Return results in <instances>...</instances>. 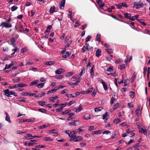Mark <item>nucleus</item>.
<instances>
[{"instance_id": "nucleus-16", "label": "nucleus", "mask_w": 150, "mask_h": 150, "mask_svg": "<svg viewBox=\"0 0 150 150\" xmlns=\"http://www.w3.org/2000/svg\"><path fill=\"white\" fill-rule=\"evenodd\" d=\"M63 72V70L61 68L57 69L55 71L56 74H60Z\"/></svg>"}, {"instance_id": "nucleus-30", "label": "nucleus", "mask_w": 150, "mask_h": 150, "mask_svg": "<svg viewBox=\"0 0 150 150\" xmlns=\"http://www.w3.org/2000/svg\"><path fill=\"white\" fill-rule=\"evenodd\" d=\"M55 10V8L54 6L51 7L50 10V13H53L54 12Z\"/></svg>"}, {"instance_id": "nucleus-9", "label": "nucleus", "mask_w": 150, "mask_h": 150, "mask_svg": "<svg viewBox=\"0 0 150 150\" xmlns=\"http://www.w3.org/2000/svg\"><path fill=\"white\" fill-rule=\"evenodd\" d=\"M76 122H78V124H79V121H78V120H74L73 122H69V125H70L76 126L78 125V124H77Z\"/></svg>"}, {"instance_id": "nucleus-60", "label": "nucleus", "mask_w": 150, "mask_h": 150, "mask_svg": "<svg viewBox=\"0 0 150 150\" xmlns=\"http://www.w3.org/2000/svg\"><path fill=\"white\" fill-rule=\"evenodd\" d=\"M21 95L23 96H27L29 95V92H23L21 93Z\"/></svg>"}, {"instance_id": "nucleus-51", "label": "nucleus", "mask_w": 150, "mask_h": 150, "mask_svg": "<svg viewBox=\"0 0 150 150\" xmlns=\"http://www.w3.org/2000/svg\"><path fill=\"white\" fill-rule=\"evenodd\" d=\"M116 100V99L114 97H112L111 99V104H113L115 102Z\"/></svg>"}, {"instance_id": "nucleus-27", "label": "nucleus", "mask_w": 150, "mask_h": 150, "mask_svg": "<svg viewBox=\"0 0 150 150\" xmlns=\"http://www.w3.org/2000/svg\"><path fill=\"white\" fill-rule=\"evenodd\" d=\"M58 98V97L57 96H55L53 97H51L50 98V100L52 102H53L54 101V100L55 99H56Z\"/></svg>"}, {"instance_id": "nucleus-57", "label": "nucleus", "mask_w": 150, "mask_h": 150, "mask_svg": "<svg viewBox=\"0 0 150 150\" xmlns=\"http://www.w3.org/2000/svg\"><path fill=\"white\" fill-rule=\"evenodd\" d=\"M11 45H13L15 42L16 40L14 38H12L11 40Z\"/></svg>"}, {"instance_id": "nucleus-13", "label": "nucleus", "mask_w": 150, "mask_h": 150, "mask_svg": "<svg viewBox=\"0 0 150 150\" xmlns=\"http://www.w3.org/2000/svg\"><path fill=\"white\" fill-rule=\"evenodd\" d=\"M94 66H92V67L90 71L91 76L92 78H93L94 75Z\"/></svg>"}, {"instance_id": "nucleus-48", "label": "nucleus", "mask_w": 150, "mask_h": 150, "mask_svg": "<svg viewBox=\"0 0 150 150\" xmlns=\"http://www.w3.org/2000/svg\"><path fill=\"white\" fill-rule=\"evenodd\" d=\"M79 83V81H76L75 82H71L69 83L70 85L73 86V85H76L78 84V83Z\"/></svg>"}, {"instance_id": "nucleus-29", "label": "nucleus", "mask_w": 150, "mask_h": 150, "mask_svg": "<svg viewBox=\"0 0 150 150\" xmlns=\"http://www.w3.org/2000/svg\"><path fill=\"white\" fill-rule=\"evenodd\" d=\"M114 70L113 67H111V66H110V67L107 68V70L105 71V72H111V71H113Z\"/></svg>"}, {"instance_id": "nucleus-52", "label": "nucleus", "mask_w": 150, "mask_h": 150, "mask_svg": "<svg viewBox=\"0 0 150 150\" xmlns=\"http://www.w3.org/2000/svg\"><path fill=\"white\" fill-rule=\"evenodd\" d=\"M47 127V126L46 125H42L38 127V128L39 129H43L45 127Z\"/></svg>"}, {"instance_id": "nucleus-11", "label": "nucleus", "mask_w": 150, "mask_h": 150, "mask_svg": "<svg viewBox=\"0 0 150 150\" xmlns=\"http://www.w3.org/2000/svg\"><path fill=\"white\" fill-rule=\"evenodd\" d=\"M35 119L34 118H31V119H23L22 120L20 121V122H32L34 121Z\"/></svg>"}, {"instance_id": "nucleus-36", "label": "nucleus", "mask_w": 150, "mask_h": 150, "mask_svg": "<svg viewBox=\"0 0 150 150\" xmlns=\"http://www.w3.org/2000/svg\"><path fill=\"white\" fill-rule=\"evenodd\" d=\"M54 63V62L53 61L47 62L45 63V64L47 65L50 66V65L53 64Z\"/></svg>"}, {"instance_id": "nucleus-47", "label": "nucleus", "mask_w": 150, "mask_h": 150, "mask_svg": "<svg viewBox=\"0 0 150 150\" xmlns=\"http://www.w3.org/2000/svg\"><path fill=\"white\" fill-rule=\"evenodd\" d=\"M44 140L46 141H51L52 139L50 137H45L44 138Z\"/></svg>"}, {"instance_id": "nucleus-38", "label": "nucleus", "mask_w": 150, "mask_h": 150, "mask_svg": "<svg viewBox=\"0 0 150 150\" xmlns=\"http://www.w3.org/2000/svg\"><path fill=\"white\" fill-rule=\"evenodd\" d=\"M85 72V69L84 67L81 70L80 73L79 74V75L80 76H81L83 74H84Z\"/></svg>"}, {"instance_id": "nucleus-45", "label": "nucleus", "mask_w": 150, "mask_h": 150, "mask_svg": "<svg viewBox=\"0 0 150 150\" xmlns=\"http://www.w3.org/2000/svg\"><path fill=\"white\" fill-rule=\"evenodd\" d=\"M83 128L84 127L83 126H81L77 130L78 131V132H82L83 131Z\"/></svg>"}, {"instance_id": "nucleus-50", "label": "nucleus", "mask_w": 150, "mask_h": 150, "mask_svg": "<svg viewBox=\"0 0 150 150\" xmlns=\"http://www.w3.org/2000/svg\"><path fill=\"white\" fill-rule=\"evenodd\" d=\"M91 38L92 37L91 36H88L86 39V42H88L89 41Z\"/></svg>"}, {"instance_id": "nucleus-19", "label": "nucleus", "mask_w": 150, "mask_h": 150, "mask_svg": "<svg viewBox=\"0 0 150 150\" xmlns=\"http://www.w3.org/2000/svg\"><path fill=\"white\" fill-rule=\"evenodd\" d=\"M57 90V88H55L54 89L50 90L47 91V94H49L50 93H53Z\"/></svg>"}, {"instance_id": "nucleus-1", "label": "nucleus", "mask_w": 150, "mask_h": 150, "mask_svg": "<svg viewBox=\"0 0 150 150\" xmlns=\"http://www.w3.org/2000/svg\"><path fill=\"white\" fill-rule=\"evenodd\" d=\"M142 109V108L141 107V105H139L137 106L136 112V114L138 117L141 115Z\"/></svg>"}, {"instance_id": "nucleus-26", "label": "nucleus", "mask_w": 150, "mask_h": 150, "mask_svg": "<svg viewBox=\"0 0 150 150\" xmlns=\"http://www.w3.org/2000/svg\"><path fill=\"white\" fill-rule=\"evenodd\" d=\"M38 82V80H36L32 82H31L30 84V86H34L35 85H36V84H37Z\"/></svg>"}, {"instance_id": "nucleus-41", "label": "nucleus", "mask_w": 150, "mask_h": 150, "mask_svg": "<svg viewBox=\"0 0 150 150\" xmlns=\"http://www.w3.org/2000/svg\"><path fill=\"white\" fill-rule=\"evenodd\" d=\"M44 83H39L37 85V86L38 88H42L44 86Z\"/></svg>"}, {"instance_id": "nucleus-40", "label": "nucleus", "mask_w": 150, "mask_h": 150, "mask_svg": "<svg viewBox=\"0 0 150 150\" xmlns=\"http://www.w3.org/2000/svg\"><path fill=\"white\" fill-rule=\"evenodd\" d=\"M55 78L57 79H59L64 77V76L62 75H57L55 76Z\"/></svg>"}, {"instance_id": "nucleus-6", "label": "nucleus", "mask_w": 150, "mask_h": 150, "mask_svg": "<svg viewBox=\"0 0 150 150\" xmlns=\"http://www.w3.org/2000/svg\"><path fill=\"white\" fill-rule=\"evenodd\" d=\"M83 138L80 136H78L73 138V140L75 142L82 141Z\"/></svg>"}, {"instance_id": "nucleus-31", "label": "nucleus", "mask_w": 150, "mask_h": 150, "mask_svg": "<svg viewBox=\"0 0 150 150\" xmlns=\"http://www.w3.org/2000/svg\"><path fill=\"white\" fill-rule=\"evenodd\" d=\"M105 73L108 75H111L112 76H117L118 74L117 73H116L115 72L113 73H110L108 72H105Z\"/></svg>"}, {"instance_id": "nucleus-14", "label": "nucleus", "mask_w": 150, "mask_h": 150, "mask_svg": "<svg viewBox=\"0 0 150 150\" xmlns=\"http://www.w3.org/2000/svg\"><path fill=\"white\" fill-rule=\"evenodd\" d=\"M65 3V0H62L61 3L59 4V8L61 9H62V7H64Z\"/></svg>"}, {"instance_id": "nucleus-61", "label": "nucleus", "mask_w": 150, "mask_h": 150, "mask_svg": "<svg viewBox=\"0 0 150 150\" xmlns=\"http://www.w3.org/2000/svg\"><path fill=\"white\" fill-rule=\"evenodd\" d=\"M115 5L117 7L118 9H120L122 8V6L121 5V4H115Z\"/></svg>"}, {"instance_id": "nucleus-4", "label": "nucleus", "mask_w": 150, "mask_h": 150, "mask_svg": "<svg viewBox=\"0 0 150 150\" xmlns=\"http://www.w3.org/2000/svg\"><path fill=\"white\" fill-rule=\"evenodd\" d=\"M3 26L6 28H10L12 27V25L11 24H8L5 22H2L0 26Z\"/></svg>"}, {"instance_id": "nucleus-25", "label": "nucleus", "mask_w": 150, "mask_h": 150, "mask_svg": "<svg viewBox=\"0 0 150 150\" xmlns=\"http://www.w3.org/2000/svg\"><path fill=\"white\" fill-rule=\"evenodd\" d=\"M102 109L103 108L101 107H98L94 109V111L95 112H98V111H101Z\"/></svg>"}, {"instance_id": "nucleus-53", "label": "nucleus", "mask_w": 150, "mask_h": 150, "mask_svg": "<svg viewBox=\"0 0 150 150\" xmlns=\"http://www.w3.org/2000/svg\"><path fill=\"white\" fill-rule=\"evenodd\" d=\"M80 23V21H77L75 23L74 25V27L75 28L77 27V26L79 25Z\"/></svg>"}, {"instance_id": "nucleus-23", "label": "nucleus", "mask_w": 150, "mask_h": 150, "mask_svg": "<svg viewBox=\"0 0 150 150\" xmlns=\"http://www.w3.org/2000/svg\"><path fill=\"white\" fill-rule=\"evenodd\" d=\"M74 72L73 71H71L68 72L66 75L65 76L67 77H69L72 76L74 74Z\"/></svg>"}, {"instance_id": "nucleus-2", "label": "nucleus", "mask_w": 150, "mask_h": 150, "mask_svg": "<svg viewBox=\"0 0 150 150\" xmlns=\"http://www.w3.org/2000/svg\"><path fill=\"white\" fill-rule=\"evenodd\" d=\"M8 57H6L4 58L3 59V61H6L8 60V61L9 63L11 62V63L9 64H6L5 66H13V65L15 64V63H16L15 62H11L9 60H8Z\"/></svg>"}, {"instance_id": "nucleus-17", "label": "nucleus", "mask_w": 150, "mask_h": 150, "mask_svg": "<svg viewBox=\"0 0 150 150\" xmlns=\"http://www.w3.org/2000/svg\"><path fill=\"white\" fill-rule=\"evenodd\" d=\"M102 131L101 130H97L95 131H92L91 134L92 135L94 134H100L102 133Z\"/></svg>"}, {"instance_id": "nucleus-44", "label": "nucleus", "mask_w": 150, "mask_h": 150, "mask_svg": "<svg viewBox=\"0 0 150 150\" xmlns=\"http://www.w3.org/2000/svg\"><path fill=\"white\" fill-rule=\"evenodd\" d=\"M105 51H107L108 54H112L113 53L112 50L110 49H106Z\"/></svg>"}, {"instance_id": "nucleus-7", "label": "nucleus", "mask_w": 150, "mask_h": 150, "mask_svg": "<svg viewBox=\"0 0 150 150\" xmlns=\"http://www.w3.org/2000/svg\"><path fill=\"white\" fill-rule=\"evenodd\" d=\"M139 16V15H136L134 16H132L131 18V20L132 21H135V19H136V20L138 21H143V20L142 19L140 20H139L137 18H138Z\"/></svg>"}, {"instance_id": "nucleus-64", "label": "nucleus", "mask_w": 150, "mask_h": 150, "mask_svg": "<svg viewBox=\"0 0 150 150\" xmlns=\"http://www.w3.org/2000/svg\"><path fill=\"white\" fill-rule=\"evenodd\" d=\"M100 7H102L104 6L105 4L102 2V1L100 2V4H98Z\"/></svg>"}, {"instance_id": "nucleus-33", "label": "nucleus", "mask_w": 150, "mask_h": 150, "mask_svg": "<svg viewBox=\"0 0 150 150\" xmlns=\"http://www.w3.org/2000/svg\"><path fill=\"white\" fill-rule=\"evenodd\" d=\"M18 101L20 102H25V99L24 97H21L18 98Z\"/></svg>"}, {"instance_id": "nucleus-58", "label": "nucleus", "mask_w": 150, "mask_h": 150, "mask_svg": "<svg viewBox=\"0 0 150 150\" xmlns=\"http://www.w3.org/2000/svg\"><path fill=\"white\" fill-rule=\"evenodd\" d=\"M129 80L128 79H127L125 80L124 82V86H125L127 85L128 83H129Z\"/></svg>"}, {"instance_id": "nucleus-56", "label": "nucleus", "mask_w": 150, "mask_h": 150, "mask_svg": "<svg viewBox=\"0 0 150 150\" xmlns=\"http://www.w3.org/2000/svg\"><path fill=\"white\" fill-rule=\"evenodd\" d=\"M108 116V112H106L104 115H103V119H105V118H107Z\"/></svg>"}, {"instance_id": "nucleus-62", "label": "nucleus", "mask_w": 150, "mask_h": 150, "mask_svg": "<svg viewBox=\"0 0 150 150\" xmlns=\"http://www.w3.org/2000/svg\"><path fill=\"white\" fill-rule=\"evenodd\" d=\"M120 4L122 5V7L123 6L125 7H128V5L126 4L125 3H120Z\"/></svg>"}, {"instance_id": "nucleus-24", "label": "nucleus", "mask_w": 150, "mask_h": 150, "mask_svg": "<svg viewBox=\"0 0 150 150\" xmlns=\"http://www.w3.org/2000/svg\"><path fill=\"white\" fill-rule=\"evenodd\" d=\"M18 87L20 88L24 87L27 86V85L23 83H21L19 84H17Z\"/></svg>"}, {"instance_id": "nucleus-15", "label": "nucleus", "mask_w": 150, "mask_h": 150, "mask_svg": "<svg viewBox=\"0 0 150 150\" xmlns=\"http://www.w3.org/2000/svg\"><path fill=\"white\" fill-rule=\"evenodd\" d=\"M100 38H101V35L98 33L97 34L96 38L95 39V40L98 41L99 42H100Z\"/></svg>"}, {"instance_id": "nucleus-63", "label": "nucleus", "mask_w": 150, "mask_h": 150, "mask_svg": "<svg viewBox=\"0 0 150 150\" xmlns=\"http://www.w3.org/2000/svg\"><path fill=\"white\" fill-rule=\"evenodd\" d=\"M16 132V133L18 134H23L25 133V132H21L19 130H17Z\"/></svg>"}, {"instance_id": "nucleus-49", "label": "nucleus", "mask_w": 150, "mask_h": 150, "mask_svg": "<svg viewBox=\"0 0 150 150\" xmlns=\"http://www.w3.org/2000/svg\"><path fill=\"white\" fill-rule=\"evenodd\" d=\"M114 108H113L115 110L116 109L120 107V104L119 103H117L114 105Z\"/></svg>"}, {"instance_id": "nucleus-21", "label": "nucleus", "mask_w": 150, "mask_h": 150, "mask_svg": "<svg viewBox=\"0 0 150 150\" xmlns=\"http://www.w3.org/2000/svg\"><path fill=\"white\" fill-rule=\"evenodd\" d=\"M71 54V53L69 54V53L68 52H66L64 53H63V57L64 58H67L69 56V55L70 54Z\"/></svg>"}, {"instance_id": "nucleus-35", "label": "nucleus", "mask_w": 150, "mask_h": 150, "mask_svg": "<svg viewBox=\"0 0 150 150\" xmlns=\"http://www.w3.org/2000/svg\"><path fill=\"white\" fill-rule=\"evenodd\" d=\"M82 110V107L81 106H79L78 108H75L76 112H79Z\"/></svg>"}, {"instance_id": "nucleus-3", "label": "nucleus", "mask_w": 150, "mask_h": 150, "mask_svg": "<svg viewBox=\"0 0 150 150\" xmlns=\"http://www.w3.org/2000/svg\"><path fill=\"white\" fill-rule=\"evenodd\" d=\"M3 92L5 93L4 95L8 97H10L11 96V95H12L13 91H11L10 92L9 91V90L8 89H7L5 90H4Z\"/></svg>"}, {"instance_id": "nucleus-5", "label": "nucleus", "mask_w": 150, "mask_h": 150, "mask_svg": "<svg viewBox=\"0 0 150 150\" xmlns=\"http://www.w3.org/2000/svg\"><path fill=\"white\" fill-rule=\"evenodd\" d=\"M143 5V4L138 3L137 2H135L134 3V7H135V6L136 8L138 9L141 8Z\"/></svg>"}, {"instance_id": "nucleus-12", "label": "nucleus", "mask_w": 150, "mask_h": 150, "mask_svg": "<svg viewBox=\"0 0 150 150\" xmlns=\"http://www.w3.org/2000/svg\"><path fill=\"white\" fill-rule=\"evenodd\" d=\"M124 15L126 19H129L131 20L132 17L131 14L127 13H125L124 14Z\"/></svg>"}, {"instance_id": "nucleus-18", "label": "nucleus", "mask_w": 150, "mask_h": 150, "mask_svg": "<svg viewBox=\"0 0 150 150\" xmlns=\"http://www.w3.org/2000/svg\"><path fill=\"white\" fill-rule=\"evenodd\" d=\"M101 83L102 84L103 88L105 90H106L108 88L107 85L102 80Z\"/></svg>"}, {"instance_id": "nucleus-39", "label": "nucleus", "mask_w": 150, "mask_h": 150, "mask_svg": "<svg viewBox=\"0 0 150 150\" xmlns=\"http://www.w3.org/2000/svg\"><path fill=\"white\" fill-rule=\"evenodd\" d=\"M120 120L119 119L117 118L114 120L113 122L116 124H117L120 122Z\"/></svg>"}, {"instance_id": "nucleus-46", "label": "nucleus", "mask_w": 150, "mask_h": 150, "mask_svg": "<svg viewBox=\"0 0 150 150\" xmlns=\"http://www.w3.org/2000/svg\"><path fill=\"white\" fill-rule=\"evenodd\" d=\"M5 120L9 123L11 122V120L10 119V117L9 116H6L5 118Z\"/></svg>"}, {"instance_id": "nucleus-42", "label": "nucleus", "mask_w": 150, "mask_h": 150, "mask_svg": "<svg viewBox=\"0 0 150 150\" xmlns=\"http://www.w3.org/2000/svg\"><path fill=\"white\" fill-rule=\"evenodd\" d=\"M45 102L44 101H39L38 102V103L40 105L43 106L45 105Z\"/></svg>"}, {"instance_id": "nucleus-54", "label": "nucleus", "mask_w": 150, "mask_h": 150, "mask_svg": "<svg viewBox=\"0 0 150 150\" xmlns=\"http://www.w3.org/2000/svg\"><path fill=\"white\" fill-rule=\"evenodd\" d=\"M93 88H89L86 91V93H88L91 92L93 91Z\"/></svg>"}, {"instance_id": "nucleus-20", "label": "nucleus", "mask_w": 150, "mask_h": 150, "mask_svg": "<svg viewBox=\"0 0 150 150\" xmlns=\"http://www.w3.org/2000/svg\"><path fill=\"white\" fill-rule=\"evenodd\" d=\"M101 51L100 50L98 49L96 51V55L97 57H99L101 55Z\"/></svg>"}, {"instance_id": "nucleus-32", "label": "nucleus", "mask_w": 150, "mask_h": 150, "mask_svg": "<svg viewBox=\"0 0 150 150\" xmlns=\"http://www.w3.org/2000/svg\"><path fill=\"white\" fill-rule=\"evenodd\" d=\"M118 134V132L117 131H115L113 134V135H112L111 137V138L112 139L114 138H116L115 136L117 135Z\"/></svg>"}, {"instance_id": "nucleus-10", "label": "nucleus", "mask_w": 150, "mask_h": 150, "mask_svg": "<svg viewBox=\"0 0 150 150\" xmlns=\"http://www.w3.org/2000/svg\"><path fill=\"white\" fill-rule=\"evenodd\" d=\"M12 45L15 48L12 50V51L13 52H14L11 54V55H13L16 52H18L19 51V49L16 47V46L14 44Z\"/></svg>"}, {"instance_id": "nucleus-8", "label": "nucleus", "mask_w": 150, "mask_h": 150, "mask_svg": "<svg viewBox=\"0 0 150 150\" xmlns=\"http://www.w3.org/2000/svg\"><path fill=\"white\" fill-rule=\"evenodd\" d=\"M132 58V56H129V55H127L126 58L125 60V63H129L131 61V59Z\"/></svg>"}, {"instance_id": "nucleus-55", "label": "nucleus", "mask_w": 150, "mask_h": 150, "mask_svg": "<svg viewBox=\"0 0 150 150\" xmlns=\"http://www.w3.org/2000/svg\"><path fill=\"white\" fill-rule=\"evenodd\" d=\"M65 96L68 98L71 97H75V96L74 95L73 96L72 95V94H65Z\"/></svg>"}, {"instance_id": "nucleus-22", "label": "nucleus", "mask_w": 150, "mask_h": 150, "mask_svg": "<svg viewBox=\"0 0 150 150\" xmlns=\"http://www.w3.org/2000/svg\"><path fill=\"white\" fill-rule=\"evenodd\" d=\"M71 112L70 110L67 109L65 110L64 112L62 111L61 114L62 115H66Z\"/></svg>"}, {"instance_id": "nucleus-43", "label": "nucleus", "mask_w": 150, "mask_h": 150, "mask_svg": "<svg viewBox=\"0 0 150 150\" xmlns=\"http://www.w3.org/2000/svg\"><path fill=\"white\" fill-rule=\"evenodd\" d=\"M17 6H14L11 7V10L12 11H13L17 10Z\"/></svg>"}, {"instance_id": "nucleus-34", "label": "nucleus", "mask_w": 150, "mask_h": 150, "mask_svg": "<svg viewBox=\"0 0 150 150\" xmlns=\"http://www.w3.org/2000/svg\"><path fill=\"white\" fill-rule=\"evenodd\" d=\"M135 93L134 92L131 91L129 93V95L130 97L133 98L135 96Z\"/></svg>"}, {"instance_id": "nucleus-37", "label": "nucleus", "mask_w": 150, "mask_h": 150, "mask_svg": "<svg viewBox=\"0 0 150 150\" xmlns=\"http://www.w3.org/2000/svg\"><path fill=\"white\" fill-rule=\"evenodd\" d=\"M88 115V114L85 115L84 116V117L85 120H88L90 119L91 118V115H88V116L87 117V115Z\"/></svg>"}, {"instance_id": "nucleus-59", "label": "nucleus", "mask_w": 150, "mask_h": 150, "mask_svg": "<svg viewBox=\"0 0 150 150\" xmlns=\"http://www.w3.org/2000/svg\"><path fill=\"white\" fill-rule=\"evenodd\" d=\"M45 147V146H42V145H37L35 146V148H44Z\"/></svg>"}, {"instance_id": "nucleus-28", "label": "nucleus", "mask_w": 150, "mask_h": 150, "mask_svg": "<svg viewBox=\"0 0 150 150\" xmlns=\"http://www.w3.org/2000/svg\"><path fill=\"white\" fill-rule=\"evenodd\" d=\"M71 134H72V135H71V136H69V137L71 138H74L75 137L76 135V133L74 132V131H72L71 132Z\"/></svg>"}]
</instances>
